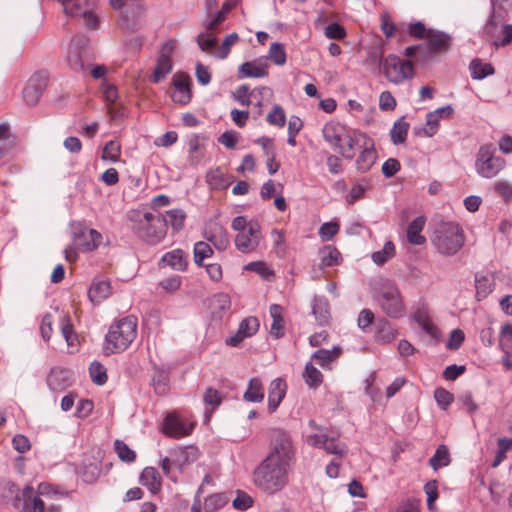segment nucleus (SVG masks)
I'll return each mask as SVG.
<instances>
[{
	"instance_id": "nucleus-58",
	"label": "nucleus",
	"mask_w": 512,
	"mask_h": 512,
	"mask_svg": "<svg viewBox=\"0 0 512 512\" xmlns=\"http://www.w3.org/2000/svg\"><path fill=\"white\" fill-rule=\"evenodd\" d=\"M339 229L340 226L337 222H325L320 226L318 234L323 241H330L338 233Z\"/></svg>"
},
{
	"instance_id": "nucleus-61",
	"label": "nucleus",
	"mask_w": 512,
	"mask_h": 512,
	"mask_svg": "<svg viewBox=\"0 0 512 512\" xmlns=\"http://www.w3.org/2000/svg\"><path fill=\"white\" fill-rule=\"evenodd\" d=\"M324 34L328 39L341 40L346 36V31L343 26L334 22L326 26Z\"/></svg>"
},
{
	"instance_id": "nucleus-12",
	"label": "nucleus",
	"mask_w": 512,
	"mask_h": 512,
	"mask_svg": "<svg viewBox=\"0 0 512 512\" xmlns=\"http://www.w3.org/2000/svg\"><path fill=\"white\" fill-rule=\"evenodd\" d=\"M426 38L427 42L423 48L430 55L446 52L450 48L451 37L445 32L429 29Z\"/></svg>"
},
{
	"instance_id": "nucleus-37",
	"label": "nucleus",
	"mask_w": 512,
	"mask_h": 512,
	"mask_svg": "<svg viewBox=\"0 0 512 512\" xmlns=\"http://www.w3.org/2000/svg\"><path fill=\"white\" fill-rule=\"evenodd\" d=\"M266 87H261L259 89H255L250 92V88L248 85H240L236 88L233 93L235 100L242 106H248L251 103L250 97H255V93L258 92L259 95L262 94L263 91H267Z\"/></svg>"
},
{
	"instance_id": "nucleus-13",
	"label": "nucleus",
	"mask_w": 512,
	"mask_h": 512,
	"mask_svg": "<svg viewBox=\"0 0 512 512\" xmlns=\"http://www.w3.org/2000/svg\"><path fill=\"white\" fill-rule=\"evenodd\" d=\"M347 132L344 125L335 121L327 122L322 129L324 140L337 152L343 140L347 138Z\"/></svg>"
},
{
	"instance_id": "nucleus-22",
	"label": "nucleus",
	"mask_w": 512,
	"mask_h": 512,
	"mask_svg": "<svg viewBox=\"0 0 512 512\" xmlns=\"http://www.w3.org/2000/svg\"><path fill=\"white\" fill-rule=\"evenodd\" d=\"M189 83L190 78L188 76H182L180 79L174 80V92L172 94V100L175 103L187 104L190 102L192 94Z\"/></svg>"
},
{
	"instance_id": "nucleus-38",
	"label": "nucleus",
	"mask_w": 512,
	"mask_h": 512,
	"mask_svg": "<svg viewBox=\"0 0 512 512\" xmlns=\"http://www.w3.org/2000/svg\"><path fill=\"white\" fill-rule=\"evenodd\" d=\"M441 119L436 115V112H429L426 115V126L416 129L415 133L418 136L432 137L438 131V124Z\"/></svg>"
},
{
	"instance_id": "nucleus-8",
	"label": "nucleus",
	"mask_w": 512,
	"mask_h": 512,
	"mask_svg": "<svg viewBox=\"0 0 512 512\" xmlns=\"http://www.w3.org/2000/svg\"><path fill=\"white\" fill-rule=\"evenodd\" d=\"M137 234L147 243L157 244L165 238L167 231L160 216L146 212L143 215V219L139 222Z\"/></svg>"
},
{
	"instance_id": "nucleus-60",
	"label": "nucleus",
	"mask_w": 512,
	"mask_h": 512,
	"mask_svg": "<svg viewBox=\"0 0 512 512\" xmlns=\"http://www.w3.org/2000/svg\"><path fill=\"white\" fill-rule=\"evenodd\" d=\"M253 505V499L246 492L237 490L236 497L233 500V507L235 509L246 511Z\"/></svg>"
},
{
	"instance_id": "nucleus-35",
	"label": "nucleus",
	"mask_w": 512,
	"mask_h": 512,
	"mask_svg": "<svg viewBox=\"0 0 512 512\" xmlns=\"http://www.w3.org/2000/svg\"><path fill=\"white\" fill-rule=\"evenodd\" d=\"M409 123L404 120V117L399 118L390 130V137L393 144L398 145L406 141Z\"/></svg>"
},
{
	"instance_id": "nucleus-40",
	"label": "nucleus",
	"mask_w": 512,
	"mask_h": 512,
	"mask_svg": "<svg viewBox=\"0 0 512 512\" xmlns=\"http://www.w3.org/2000/svg\"><path fill=\"white\" fill-rule=\"evenodd\" d=\"M203 400L205 404L211 406V410L205 411V420L208 422L213 410L221 404L222 397L218 390L208 387L204 392Z\"/></svg>"
},
{
	"instance_id": "nucleus-46",
	"label": "nucleus",
	"mask_w": 512,
	"mask_h": 512,
	"mask_svg": "<svg viewBox=\"0 0 512 512\" xmlns=\"http://www.w3.org/2000/svg\"><path fill=\"white\" fill-rule=\"evenodd\" d=\"M341 349L334 347L332 350L319 349L312 355V359L322 367H327L329 363L339 355Z\"/></svg>"
},
{
	"instance_id": "nucleus-48",
	"label": "nucleus",
	"mask_w": 512,
	"mask_h": 512,
	"mask_svg": "<svg viewBox=\"0 0 512 512\" xmlns=\"http://www.w3.org/2000/svg\"><path fill=\"white\" fill-rule=\"evenodd\" d=\"M61 333L68 346H74L77 342V336L74 333V328L71 323V319L68 315H64L61 318Z\"/></svg>"
},
{
	"instance_id": "nucleus-63",
	"label": "nucleus",
	"mask_w": 512,
	"mask_h": 512,
	"mask_svg": "<svg viewBox=\"0 0 512 512\" xmlns=\"http://www.w3.org/2000/svg\"><path fill=\"white\" fill-rule=\"evenodd\" d=\"M464 339V332L461 329H454L450 334L446 347L450 350H457L462 345Z\"/></svg>"
},
{
	"instance_id": "nucleus-64",
	"label": "nucleus",
	"mask_w": 512,
	"mask_h": 512,
	"mask_svg": "<svg viewBox=\"0 0 512 512\" xmlns=\"http://www.w3.org/2000/svg\"><path fill=\"white\" fill-rule=\"evenodd\" d=\"M494 189L505 202H509L512 199V183L505 180L498 181L495 183Z\"/></svg>"
},
{
	"instance_id": "nucleus-50",
	"label": "nucleus",
	"mask_w": 512,
	"mask_h": 512,
	"mask_svg": "<svg viewBox=\"0 0 512 512\" xmlns=\"http://www.w3.org/2000/svg\"><path fill=\"white\" fill-rule=\"evenodd\" d=\"M92 381L97 385H103L107 381L105 367L98 361H93L89 367Z\"/></svg>"
},
{
	"instance_id": "nucleus-11",
	"label": "nucleus",
	"mask_w": 512,
	"mask_h": 512,
	"mask_svg": "<svg viewBox=\"0 0 512 512\" xmlns=\"http://www.w3.org/2000/svg\"><path fill=\"white\" fill-rule=\"evenodd\" d=\"M261 238L260 224L253 223L248 231L237 233L235 237L236 249L244 254L251 253L258 248Z\"/></svg>"
},
{
	"instance_id": "nucleus-47",
	"label": "nucleus",
	"mask_w": 512,
	"mask_h": 512,
	"mask_svg": "<svg viewBox=\"0 0 512 512\" xmlns=\"http://www.w3.org/2000/svg\"><path fill=\"white\" fill-rule=\"evenodd\" d=\"M303 377H304L305 383L310 388H317L318 386H320V384L322 383V380H323L322 373L315 366H313L310 362L307 363L305 366V371H304Z\"/></svg>"
},
{
	"instance_id": "nucleus-9",
	"label": "nucleus",
	"mask_w": 512,
	"mask_h": 512,
	"mask_svg": "<svg viewBox=\"0 0 512 512\" xmlns=\"http://www.w3.org/2000/svg\"><path fill=\"white\" fill-rule=\"evenodd\" d=\"M99 0H67L64 13L71 17L84 18L85 25L88 29H97L99 18L94 10Z\"/></svg>"
},
{
	"instance_id": "nucleus-45",
	"label": "nucleus",
	"mask_w": 512,
	"mask_h": 512,
	"mask_svg": "<svg viewBox=\"0 0 512 512\" xmlns=\"http://www.w3.org/2000/svg\"><path fill=\"white\" fill-rule=\"evenodd\" d=\"M152 386L158 395H165L169 390V376L166 372L157 370L152 377Z\"/></svg>"
},
{
	"instance_id": "nucleus-3",
	"label": "nucleus",
	"mask_w": 512,
	"mask_h": 512,
	"mask_svg": "<svg viewBox=\"0 0 512 512\" xmlns=\"http://www.w3.org/2000/svg\"><path fill=\"white\" fill-rule=\"evenodd\" d=\"M491 5L492 13L485 24L484 34L494 46H506L512 42V24L504 23V14L500 10L509 11L512 0H501L498 5L491 0Z\"/></svg>"
},
{
	"instance_id": "nucleus-55",
	"label": "nucleus",
	"mask_w": 512,
	"mask_h": 512,
	"mask_svg": "<svg viewBox=\"0 0 512 512\" xmlns=\"http://www.w3.org/2000/svg\"><path fill=\"white\" fill-rule=\"evenodd\" d=\"M120 153V145L117 142L111 140L108 141L103 148L102 159L114 163L119 160Z\"/></svg>"
},
{
	"instance_id": "nucleus-54",
	"label": "nucleus",
	"mask_w": 512,
	"mask_h": 512,
	"mask_svg": "<svg viewBox=\"0 0 512 512\" xmlns=\"http://www.w3.org/2000/svg\"><path fill=\"white\" fill-rule=\"evenodd\" d=\"M323 449L328 454H333V455H337V456H343L347 451V447L344 443H341V442L337 441L336 438L329 437V436H327V438L325 440Z\"/></svg>"
},
{
	"instance_id": "nucleus-49",
	"label": "nucleus",
	"mask_w": 512,
	"mask_h": 512,
	"mask_svg": "<svg viewBox=\"0 0 512 512\" xmlns=\"http://www.w3.org/2000/svg\"><path fill=\"white\" fill-rule=\"evenodd\" d=\"M245 270L252 271L260 275L265 280H270L274 277L273 270L263 261H253L248 263Z\"/></svg>"
},
{
	"instance_id": "nucleus-59",
	"label": "nucleus",
	"mask_w": 512,
	"mask_h": 512,
	"mask_svg": "<svg viewBox=\"0 0 512 512\" xmlns=\"http://www.w3.org/2000/svg\"><path fill=\"white\" fill-rule=\"evenodd\" d=\"M273 239V246L276 250V253L279 257H284L287 251V245L285 242V237L283 231L274 229L271 233Z\"/></svg>"
},
{
	"instance_id": "nucleus-42",
	"label": "nucleus",
	"mask_w": 512,
	"mask_h": 512,
	"mask_svg": "<svg viewBox=\"0 0 512 512\" xmlns=\"http://www.w3.org/2000/svg\"><path fill=\"white\" fill-rule=\"evenodd\" d=\"M395 255V245L392 241H387L383 248L375 251L372 254V260L377 265H382L386 263L389 259L393 258Z\"/></svg>"
},
{
	"instance_id": "nucleus-5",
	"label": "nucleus",
	"mask_w": 512,
	"mask_h": 512,
	"mask_svg": "<svg viewBox=\"0 0 512 512\" xmlns=\"http://www.w3.org/2000/svg\"><path fill=\"white\" fill-rule=\"evenodd\" d=\"M506 167V160L496 155L492 144L480 146L475 160L476 173L482 178L496 177Z\"/></svg>"
},
{
	"instance_id": "nucleus-2",
	"label": "nucleus",
	"mask_w": 512,
	"mask_h": 512,
	"mask_svg": "<svg viewBox=\"0 0 512 512\" xmlns=\"http://www.w3.org/2000/svg\"><path fill=\"white\" fill-rule=\"evenodd\" d=\"M138 321L135 316L129 315L113 322L103 343L105 355L125 351L137 336Z\"/></svg>"
},
{
	"instance_id": "nucleus-24",
	"label": "nucleus",
	"mask_w": 512,
	"mask_h": 512,
	"mask_svg": "<svg viewBox=\"0 0 512 512\" xmlns=\"http://www.w3.org/2000/svg\"><path fill=\"white\" fill-rule=\"evenodd\" d=\"M426 223L424 216L416 217L407 227V240L413 245H423L426 238L421 234Z\"/></svg>"
},
{
	"instance_id": "nucleus-27",
	"label": "nucleus",
	"mask_w": 512,
	"mask_h": 512,
	"mask_svg": "<svg viewBox=\"0 0 512 512\" xmlns=\"http://www.w3.org/2000/svg\"><path fill=\"white\" fill-rule=\"evenodd\" d=\"M397 334V330L392 323L386 319H380L376 325L375 340L378 343L386 344L392 342Z\"/></svg>"
},
{
	"instance_id": "nucleus-4",
	"label": "nucleus",
	"mask_w": 512,
	"mask_h": 512,
	"mask_svg": "<svg viewBox=\"0 0 512 512\" xmlns=\"http://www.w3.org/2000/svg\"><path fill=\"white\" fill-rule=\"evenodd\" d=\"M431 242L438 253L452 256L463 247L465 237L457 223L442 222L435 229Z\"/></svg>"
},
{
	"instance_id": "nucleus-21",
	"label": "nucleus",
	"mask_w": 512,
	"mask_h": 512,
	"mask_svg": "<svg viewBox=\"0 0 512 512\" xmlns=\"http://www.w3.org/2000/svg\"><path fill=\"white\" fill-rule=\"evenodd\" d=\"M192 426L184 424L178 417L168 415L164 420V432L174 438H181L191 433Z\"/></svg>"
},
{
	"instance_id": "nucleus-32",
	"label": "nucleus",
	"mask_w": 512,
	"mask_h": 512,
	"mask_svg": "<svg viewBox=\"0 0 512 512\" xmlns=\"http://www.w3.org/2000/svg\"><path fill=\"white\" fill-rule=\"evenodd\" d=\"M231 300L228 294H215L211 300L212 315L216 319H221L223 315L230 309Z\"/></svg>"
},
{
	"instance_id": "nucleus-52",
	"label": "nucleus",
	"mask_w": 512,
	"mask_h": 512,
	"mask_svg": "<svg viewBox=\"0 0 512 512\" xmlns=\"http://www.w3.org/2000/svg\"><path fill=\"white\" fill-rule=\"evenodd\" d=\"M114 446L118 457L123 462L131 463L135 460L136 454L134 450H132L125 442L122 440H116Z\"/></svg>"
},
{
	"instance_id": "nucleus-56",
	"label": "nucleus",
	"mask_w": 512,
	"mask_h": 512,
	"mask_svg": "<svg viewBox=\"0 0 512 512\" xmlns=\"http://www.w3.org/2000/svg\"><path fill=\"white\" fill-rule=\"evenodd\" d=\"M259 321L256 317H247L243 319L240 324V334H244V336L251 337L253 336L259 329Z\"/></svg>"
},
{
	"instance_id": "nucleus-34",
	"label": "nucleus",
	"mask_w": 512,
	"mask_h": 512,
	"mask_svg": "<svg viewBox=\"0 0 512 512\" xmlns=\"http://www.w3.org/2000/svg\"><path fill=\"white\" fill-rule=\"evenodd\" d=\"M469 70L472 79L482 80L487 76L494 74V68L490 63H485L482 60L476 58L470 62Z\"/></svg>"
},
{
	"instance_id": "nucleus-43",
	"label": "nucleus",
	"mask_w": 512,
	"mask_h": 512,
	"mask_svg": "<svg viewBox=\"0 0 512 512\" xmlns=\"http://www.w3.org/2000/svg\"><path fill=\"white\" fill-rule=\"evenodd\" d=\"M67 62L70 68L76 72L84 71V65L81 58V51L76 46V40L74 39L71 43L68 55Z\"/></svg>"
},
{
	"instance_id": "nucleus-39",
	"label": "nucleus",
	"mask_w": 512,
	"mask_h": 512,
	"mask_svg": "<svg viewBox=\"0 0 512 512\" xmlns=\"http://www.w3.org/2000/svg\"><path fill=\"white\" fill-rule=\"evenodd\" d=\"M499 347L506 355H512V324L505 323L499 332Z\"/></svg>"
},
{
	"instance_id": "nucleus-36",
	"label": "nucleus",
	"mask_w": 512,
	"mask_h": 512,
	"mask_svg": "<svg viewBox=\"0 0 512 512\" xmlns=\"http://www.w3.org/2000/svg\"><path fill=\"white\" fill-rule=\"evenodd\" d=\"M450 453L446 445H439L434 455L429 459L430 466L437 471L439 468L446 467L450 464Z\"/></svg>"
},
{
	"instance_id": "nucleus-31",
	"label": "nucleus",
	"mask_w": 512,
	"mask_h": 512,
	"mask_svg": "<svg viewBox=\"0 0 512 512\" xmlns=\"http://www.w3.org/2000/svg\"><path fill=\"white\" fill-rule=\"evenodd\" d=\"M247 402L260 403L264 399V388L261 380L257 377L251 378L248 387L243 395Z\"/></svg>"
},
{
	"instance_id": "nucleus-51",
	"label": "nucleus",
	"mask_w": 512,
	"mask_h": 512,
	"mask_svg": "<svg viewBox=\"0 0 512 512\" xmlns=\"http://www.w3.org/2000/svg\"><path fill=\"white\" fill-rule=\"evenodd\" d=\"M266 120L270 125L284 127L286 123L284 109L280 105H274L272 110L268 113Z\"/></svg>"
},
{
	"instance_id": "nucleus-41",
	"label": "nucleus",
	"mask_w": 512,
	"mask_h": 512,
	"mask_svg": "<svg viewBox=\"0 0 512 512\" xmlns=\"http://www.w3.org/2000/svg\"><path fill=\"white\" fill-rule=\"evenodd\" d=\"M193 253L195 264L202 267L204 260L213 255V249L206 241H198L194 244Z\"/></svg>"
},
{
	"instance_id": "nucleus-28",
	"label": "nucleus",
	"mask_w": 512,
	"mask_h": 512,
	"mask_svg": "<svg viewBox=\"0 0 512 512\" xmlns=\"http://www.w3.org/2000/svg\"><path fill=\"white\" fill-rule=\"evenodd\" d=\"M140 483L147 487L148 490L156 494L161 487V477L154 467H146L140 475Z\"/></svg>"
},
{
	"instance_id": "nucleus-25",
	"label": "nucleus",
	"mask_w": 512,
	"mask_h": 512,
	"mask_svg": "<svg viewBox=\"0 0 512 512\" xmlns=\"http://www.w3.org/2000/svg\"><path fill=\"white\" fill-rule=\"evenodd\" d=\"M206 182L212 189L224 190L231 184L232 176L225 174L220 167H217L207 172Z\"/></svg>"
},
{
	"instance_id": "nucleus-30",
	"label": "nucleus",
	"mask_w": 512,
	"mask_h": 512,
	"mask_svg": "<svg viewBox=\"0 0 512 512\" xmlns=\"http://www.w3.org/2000/svg\"><path fill=\"white\" fill-rule=\"evenodd\" d=\"M162 218V223L167 226H171L175 232H179L186 219V213L182 209H171L166 211L165 216L159 215Z\"/></svg>"
},
{
	"instance_id": "nucleus-33",
	"label": "nucleus",
	"mask_w": 512,
	"mask_h": 512,
	"mask_svg": "<svg viewBox=\"0 0 512 512\" xmlns=\"http://www.w3.org/2000/svg\"><path fill=\"white\" fill-rule=\"evenodd\" d=\"M312 314L320 325L327 324L330 318L328 301L325 298L315 297L312 302Z\"/></svg>"
},
{
	"instance_id": "nucleus-26",
	"label": "nucleus",
	"mask_w": 512,
	"mask_h": 512,
	"mask_svg": "<svg viewBox=\"0 0 512 512\" xmlns=\"http://www.w3.org/2000/svg\"><path fill=\"white\" fill-rule=\"evenodd\" d=\"M172 70V62L169 54L161 52L157 58L156 65L154 67L151 82L159 83L162 81Z\"/></svg>"
},
{
	"instance_id": "nucleus-62",
	"label": "nucleus",
	"mask_w": 512,
	"mask_h": 512,
	"mask_svg": "<svg viewBox=\"0 0 512 512\" xmlns=\"http://www.w3.org/2000/svg\"><path fill=\"white\" fill-rule=\"evenodd\" d=\"M37 492L41 496L49 497V498H60L64 494L58 490L57 486H53L49 483H40L37 488Z\"/></svg>"
},
{
	"instance_id": "nucleus-6",
	"label": "nucleus",
	"mask_w": 512,
	"mask_h": 512,
	"mask_svg": "<svg viewBox=\"0 0 512 512\" xmlns=\"http://www.w3.org/2000/svg\"><path fill=\"white\" fill-rule=\"evenodd\" d=\"M380 70L385 78L396 85L413 78L414 67L411 61L400 58L399 56L389 54L380 59Z\"/></svg>"
},
{
	"instance_id": "nucleus-53",
	"label": "nucleus",
	"mask_w": 512,
	"mask_h": 512,
	"mask_svg": "<svg viewBox=\"0 0 512 512\" xmlns=\"http://www.w3.org/2000/svg\"><path fill=\"white\" fill-rule=\"evenodd\" d=\"M434 399L441 409L446 410L454 401V396L445 388L438 387L434 391Z\"/></svg>"
},
{
	"instance_id": "nucleus-17",
	"label": "nucleus",
	"mask_w": 512,
	"mask_h": 512,
	"mask_svg": "<svg viewBox=\"0 0 512 512\" xmlns=\"http://www.w3.org/2000/svg\"><path fill=\"white\" fill-rule=\"evenodd\" d=\"M377 160V152L374 147V141L371 139L366 144L361 145V152L356 159V168L359 172H368Z\"/></svg>"
},
{
	"instance_id": "nucleus-29",
	"label": "nucleus",
	"mask_w": 512,
	"mask_h": 512,
	"mask_svg": "<svg viewBox=\"0 0 512 512\" xmlns=\"http://www.w3.org/2000/svg\"><path fill=\"white\" fill-rule=\"evenodd\" d=\"M170 456L173 466H175L179 471H182L187 464L195 459L192 454V450L188 447H177L171 449Z\"/></svg>"
},
{
	"instance_id": "nucleus-19",
	"label": "nucleus",
	"mask_w": 512,
	"mask_h": 512,
	"mask_svg": "<svg viewBox=\"0 0 512 512\" xmlns=\"http://www.w3.org/2000/svg\"><path fill=\"white\" fill-rule=\"evenodd\" d=\"M204 238L210 242L218 251H224L229 246V238L223 226L215 224L205 230Z\"/></svg>"
},
{
	"instance_id": "nucleus-7",
	"label": "nucleus",
	"mask_w": 512,
	"mask_h": 512,
	"mask_svg": "<svg viewBox=\"0 0 512 512\" xmlns=\"http://www.w3.org/2000/svg\"><path fill=\"white\" fill-rule=\"evenodd\" d=\"M376 301L388 317L398 319L404 316V303L395 283L384 282L376 296Z\"/></svg>"
},
{
	"instance_id": "nucleus-44",
	"label": "nucleus",
	"mask_w": 512,
	"mask_h": 512,
	"mask_svg": "<svg viewBox=\"0 0 512 512\" xmlns=\"http://www.w3.org/2000/svg\"><path fill=\"white\" fill-rule=\"evenodd\" d=\"M270 59L274 64L283 66L286 63L287 55L285 47L282 43L274 42L271 44L268 55L266 57Z\"/></svg>"
},
{
	"instance_id": "nucleus-14",
	"label": "nucleus",
	"mask_w": 512,
	"mask_h": 512,
	"mask_svg": "<svg viewBox=\"0 0 512 512\" xmlns=\"http://www.w3.org/2000/svg\"><path fill=\"white\" fill-rule=\"evenodd\" d=\"M371 138L365 133H349L347 132V138L342 142L338 153L347 160H352L355 156V149H361V145L366 144Z\"/></svg>"
},
{
	"instance_id": "nucleus-57",
	"label": "nucleus",
	"mask_w": 512,
	"mask_h": 512,
	"mask_svg": "<svg viewBox=\"0 0 512 512\" xmlns=\"http://www.w3.org/2000/svg\"><path fill=\"white\" fill-rule=\"evenodd\" d=\"M216 40V36L213 32L203 31L197 36L198 46L204 52L212 50L216 44Z\"/></svg>"
},
{
	"instance_id": "nucleus-10",
	"label": "nucleus",
	"mask_w": 512,
	"mask_h": 512,
	"mask_svg": "<svg viewBox=\"0 0 512 512\" xmlns=\"http://www.w3.org/2000/svg\"><path fill=\"white\" fill-rule=\"evenodd\" d=\"M72 236L75 245L83 252L95 250L102 239L97 230L89 229L81 223L72 225Z\"/></svg>"
},
{
	"instance_id": "nucleus-18",
	"label": "nucleus",
	"mask_w": 512,
	"mask_h": 512,
	"mask_svg": "<svg viewBox=\"0 0 512 512\" xmlns=\"http://www.w3.org/2000/svg\"><path fill=\"white\" fill-rule=\"evenodd\" d=\"M287 385L281 378L272 380L268 389V410L273 413L285 397Z\"/></svg>"
},
{
	"instance_id": "nucleus-23",
	"label": "nucleus",
	"mask_w": 512,
	"mask_h": 512,
	"mask_svg": "<svg viewBox=\"0 0 512 512\" xmlns=\"http://www.w3.org/2000/svg\"><path fill=\"white\" fill-rule=\"evenodd\" d=\"M44 89V82L39 80L35 75L30 80L28 85L23 89L22 95L24 101L28 105H35L39 101V98Z\"/></svg>"
},
{
	"instance_id": "nucleus-1",
	"label": "nucleus",
	"mask_w": 512,
	"mask_h": 512,
	"mask_svg": "<svg viewBox=\"0 0 512 512\" xmlns=\"http://www.w3.org/2000/svg\"><path fill=\"white\" fill-rule=\"evenodd\" d=\"M295 454L291 436L283 430H276L267 456L253 471L254 485L269 494L281 491L288 484Z\"/></svg>"
},
{
	"instance_id": "nucleus-16",
	"label": "nucleus",
	"mask_w": 512,
	"mask_h": 512,
	"mask_svg": "<svg viewBox=\"0 0 512 512\" xmlns=\"http://www.w3.org/2000/svg\"><path fill=\"white\" fill-rule=\"evenodd\" d=\"M268 65L261 59L247 61L242 63L238 68V78H263L268 75Z\"/></svg>"
},
{
	"instance_id": "nucleus-15",
	"label": "nucleus",
	"mask_w": 512,
	"mask_h": 512,
	"mask_svg": "<svg viewBox=\"0 0 512 512\" xmlns=\"http://www.w3.org/2000/svg\"><path fill=\"white\" fill-rule=\"evenodd\" d=\"M160 267L169 266L175 271H185L188 266V256L182 249H173L166 252L159 261Z\"/></svg>"
},
{
	"instance_id": "nucleus-20",
	"label": "nucleus",
	"mask_w": 512,
	"mask_h": 512,
	"mask_svg": "<svg viewBox=\"0 0 512 512\" xmlns=\"http://www.w3.org/2000/svg\"><path fill=\"white\" fill-rule=\"evenodd\" d=\"M111 294V285L108 280L95 278L88 291V297L94 304L101 303Z\"/></svg>"
}]
</instances>
